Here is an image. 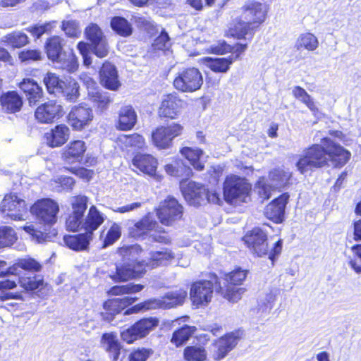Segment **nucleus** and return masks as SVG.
<instances>
[{
  "label": "nucleus",
  "mask_w": 361,
  "mask_h": 361,
  "mask_svg": "<svg viewBox=\"0 0 361 361\" xmlns=\"http://www.w3.org/2000/svg\"><path fill=\"white\" fill-rule=\"evenodd\" d=\"M350 157V152L325 137L322 140L320 145H312L302 152L296 163V167L304 174L313 169L322 168L329 161L334 166H343Z\"/></svg>",
  "instance_id": "1"
},
{
  "label": "nucleus",
  "mask_w": 361,
  "mask_h": 361,
  "mask_svg": "<svg viewBox=\"0 0 361 361\" xmlns=\"http://www.w3.org/2000/svg\"><path fill=\"white\" fill-rule=\"evenodd\" d=\"M268 6L262 3L250 1L241 7V15L235 18L229 27L233 37L242 39L258 28L266 20Z\"/></svg>",
  "instance_id": "2"
},
{
  "label": "nucleus",
  "mask_w": 361,
  "mask_h": 361,
  "mask_svg": "<svg viewBox=\"0 0 361 361\" xmlns=\"http://www.w3.org/2000/svg\"><path fill=\"white\" fill-rule=\"evenodd\" d=\"M142 251L140 245L123 247L118 250L119 255L127 262L123 264L116 265V271L110 274V278L116 281H126L141 276L145 271L144 262H135L134 258Z\"/></svg>",
  "instance_id": "3"
},
{
  "label": "nucleus",
  "mask_w": 361,
  "mask_h": 361,
  "mask_svg": "<svg viewBox=\"0 0 361 361\" xmlns=\"http://www.w3.org/2000/svg\"><path fill=\"white\" fill-rule=\"evenodd\" d=\"M187 297V291L180 288L166 293L161 298L149 299L144 302L134 305L128 308L124 312L125 315L138 313L142 310H147L156 308H172L183 304Z\"/></svg>",
  "instance_id": "4"
},
{
  "label": "nucleus",
  "mask_w": 361,
  "mask_h": 361,
  "mask_svg": "<svg viewBox=\"0 0 361 361\" xmlns=\"http://www.w3.org/2000/svg\"><path fill=\"white\" fill-rule=\"evenodd\" d=\"M245 243L258 257L268 255L269 259L274 261L282 250V240L275 243L274 247L269 250L267 243V235L260 228H254L243 238Z\"/></svg>",
  "instance_id": "5"
},
{
  "label": "nucleus",
  "mask_w": 361,
  "mask_h": 361,
  "mask_svg": "<svg viewBox=\"0 0 361 361\" xmlns=\"http://www.w3.org/2000/svg\"><path fill=\"white\" fill-rule=\"evenodd\" d=\"M247 271L240 269H235L225 275L222 281L218 282L217 292L232 302H236L241 298L244 288L237 287L245 279Z\"/></svg>",
  "instance_id": "6"
},
{
  "label": "nucleus",
  "mask_w": 361,
  "mask_h": 361,
  "mask_svg": "<svg viewBox=\"0 0 361 361\" xmlns=\"http://www.w3.org/2000/svg\"><path fill=\"white\" fill-rule=\"evenodd\" d=\"M151 231H154L150 235L154 241L164 244L171 242L169 236L162 234L164 233L162 228L149 215L144 216L129 228L130 235L135 238H142Z\"/></svg>",
  "instance_id": "7"
},
{
  "label": "nucleus",
  "mask_w": 361,
  "mask_h": 361,
  "mask_svg": "<svg viewBox=\"0 0 361 361\" xmlns=\"http://www.w3.org/2000/svg\"><path fill=\"white\" fill-rule=\"evenodd\" d=\"M250 190L251 185L247 180L236 176H228L224 184V195L230 203L247 202Z\"/></svg>",
  "instance_id": "8"
},
{
  "label": "nucleus",
  "mask_w": 361,
  "mask_h": 361,
  "mask_svg": "<svg viewBox=\"0 0 361 361\" xmlns=\"http://www.w3.org/2000/svg\"><path fill=\"white\" fill-rule=\"evenodd\" d=\"M59 212L58 203L49 198L39 200L30 207V213L37 222L47 226H51L57 221Z\"/></svg>",
  "instance_id": "9"
},
{
  "label": "nucleus",
  "mask_w": 361,
  "mask_h": 361,
  "mask_svg": "<svg viewBox=\"0 0 361 361\" xmlns=\"http://www.w3.org/2000/svg\"><path fill=\"white\" fill-rule=\"evenodd\" d=\"M290 176V173L283 169H275L271 171L269 174L271 184L263 177L260 178L256 184L259 195L263 200H268L271 197L273 189L281 188L286 185Z\"/></svg>",
  "instance_id": "10"
},
{
  "label": "nucleus",
  "mask_w": 361,
  "mask_h": 361,
  "mask_svg": "<svg viewBox=\"0 0 361 361\" xmlns=\"http://www.w3.org/2000/svg\"><path fill=\"white\" fill-rule=\"evenodd\" d=\"M203 84L200 71L195 68H188L179 71L173 80L175 88L183 92H192Z\"/></svg>",
  "instance_id": "11"
},
{
  "label": "nucleus",
  "mask_w": 361,
  "mask_h": 361,
  "mask_svg": "<svg viewBox=\"0 0 361 361\" xmlns=\"http://www.w3.org/2000/svg\"><path fill=\"white\" fill-rule=\"evenodd\" d=\"M27 209L25 201L15 193L5 195L0 205V212L3 216L14 221L24 220L23 216Z\"/></svg>",
  "instance_id": "12"
},
{
  "label": "nucleus",
  "mask_w": 361,
  "mask_h": 361,
  "mask_svg": "<svg viewBox=\"0 0 361 361\" xmlns=\"http://www.w3.org/2000/svg\"><path fill=\"white\" fill-rule=\"evenodd\" d=\"M183 130V126L178 123L158 127L152 133V142L159 149H168L171 147L173 140L180 136Z\"/></svg>",
  "instance_id": "13"
},
{
  "label": "nucleus",
  "mask_w": 361,
  "mask_h": 361,
  "mask_svg": "<svg viewBox=\"0 0 361 361\" xmlns=\"http://www.w3.org/2000/svg\"><path fill=\"white\" fill-rule=\"evenodd\" d=\"M159 321L155 318L142 319L131 327L123 330L121 333V338L128 343L146 336L157 325Z\"/></svg>",
  "instance_id": "14"
},
{
  "label": "nucleus",
  "mask_w": 361,
  "mask_h": 361,
  "mask_svg": "<svg viewBox=\"0 0 361 361\" xmlns=\"http://www.w3.org/2000/svg\"><path fill=\"white\" fill-rule=\"evenodd\" d=\"M214 284L210 280L198 281L193 283L190 288V297L197 307L207 305L212 300Z\"/></svg>",
  "instance_id": "15"
},
{
  "label": "nucleus",
  "mask_w": 361,
  "mask_h": 361,
  "mask_svg": "<svg viewBox=\"0 0 361 361\" xmlns=\"http://www.w3.org/2000/svg\"><path fill=\"white\" fill-rule=\"evenodd\" d=\"M183 214V207L173 198L169 197L161 202L157 209V215L164 225H171L173 221L180 219Z\"/></svg>",
  "instance_id": "16"
},
{
  "label": "nucleus",
  "mask_w": 361,
  "mask_h": 361,
  "mask_svg": "<svg viewBox=\"0 0 361 361\" xmlns=\"http://www.w3.org/2000/svg\"><path fill=\"white\" fill-rule=\"evenodd\" d=\"M94 117L92 109L80 104L72 107L68 116V123L76 130H81L88 126Z\"/></svg>",
  "instance_id": "17"
},
{
  "label": "nucleus",
  "mask_w": 361,
  "mask_h": 361,
  "mask_svg": "<svg viewBox=\"0 0 361 361\" xmlns=\"http://www.w3.org/2000/svg\"><path fill=\"white\" fill-rule=\"evenodd\" d=\"M185 105V102L176 94L165 95L158 109L160 117L175 119Z\"/></svg>",
  "instance_id": "18"
},
{
  "label": "nucleus",
  "mask_w": 361,
  "mask_h": 361,
  "mask_svg": "<svg viewBox=\"0 0 361 361\" xmlns=\"http://www.w3.org/2000/svg\"><path fill=\"white\" fill-rule=\"evenodd\" d=\"M63 114V107L54 101L39 106L35 113L36 119L42 123H50L59 119Z\"/></svg>",
  "instance_id": "19"
},
{
  "label": "nucleus",
  "mask_w": 361,
  "mask_h": 361,
  "mask_svg": "<svg viewBox=\"0 0 361 361\" xmlns=\"http://www.w3.org/2000/svg\"><path fill=\"white\" fill-rule=\"evenodd\" d=\"M185 200L190 204L198 207L205 203L206 188L195 182L190 181L185 186L181 185Z\"/></svg>",
  "instance_id": "20"
},
{
  "label": "nucleus",
  "mask_w": 361,
  "mask_h": 361,
  "mask_svg": "<svg viewBox=\"0 0 361 361\" xmlns=\"http://www.w3.org/2000/svg\"><path fill=\"white\" fill-rule=\"evenodd\" d=\"M240 336L238 332H231L221 337L214 343L216 348L213 357L216 360L224 358L238 343Z\"/></svg>",
  "instance_id": "21"
},
{
  "label": "nucleus",
  "mask_w": 361,
  "mask_h": 361,
  "mask_svg": "<svg viewBox=\"0 0 361 361\" xmlns=\"http://www.w3.org/2000/svg\"><path fill=\"white\" fill-rule=\"evenodd\" d=\"M289 195L286 193L281 195L270 202L265 209V216L275 223H281L284 217L285 207Z\"/></svg>",
  "instance_id": "22"
},
{
  "label": "nucleus",
  "mask_w": 361,
  "mask_h": 361,
  "mask_svg": "<svg viewBox=\"0 0 361 361\" xmlns=\"http://www.w3.org/2000/svg\"><path fill=\"white\" fill-rule=\"evenodd\" d=\"M19 87L25 94L30 105H35L44 97L42 87L32 78H26L19 83Z\"/></svg>",
  "instance_id": "23"
},
{
  "label": "nucleus",
  "mask_w": 361,
  "mask_h": 361,
  "mask_svg": "<svg viewBox=\"0 0 361 361\" xmlns=\"http://www.w3.org/2000/svg\"><path fill=\"white\" fill-rule=\"evenodd\" d=\"M101 347L108 353L111 361H118L121 354V345L114 333H105L102 336Z\"/></svg>",
  "instance_id": "24"
},
{
  "label": "nucleus",
  "mask_w": 361,
  "mask_h": 361,
  "mask_svg": "<svg viewBox=\"0 0 361 361\" xmlns=\"http://www.w3.org/2000/svg\"><path fill=\"white\" fill-rule=\"evenodd\" d=\"M99 77L101 84L107 89L116 90L121 85L116 67L111 63L106 62L103 64L99 71Z\"/></svg>",
  "instance_id": "25"
},
{
  "label": "nucleus",
  "mask_w": 361,
  "mask_h": 361,
  "mask_svg": "<svg viewBox=\"0 0 361 361\" xmlns=\"http://www.w3.org/2000/svg\"><path fill=\"white\" fill-rule=\"evenodd\" d=\"M70 130L65 125H58L44 135L47 144L51 147L63 145L69 138Z\"/></svg>",
  "instance_id": "26"
},
{
  "label": "nucleus",
  "mask_w": 361,
  "mask_h": 361,
  "mask_svg": "<svg viewBox=\"0 0 361 361\" xmlns=\"http://www.w3.org/2000/svg\"><path fill=\"white\" fill-rule=\"evenodd\" d=\"M132 162L133 165L141 172L149 176H154L155 174L157 161L152 155L137 154L134 157Z\"/></svg>",
  "instance_id": "27"
},
{
  "label": "nucleus",
  "mask_w": 361,
  "mask_h": 361,
  "mask_svg": "<svg viewBox=\"0 0 361 361\" xmlns=\"http://www.w3.org/2000/svg\"><path fill=\"white\" fill-rule=\"evenodd\" d=\"M85 142L82 140L71 142L65 148L63 158L68 163L80 162L86 151Z\"/></svg>",
  "instance_id": "28"
},
{
  "label": "nucleus",
  "mask_w": 361,
  "mask_h": 361,
  "mask_svg": "<svg viewBox=\"0 0 361 361\" xmlns=\"http://www.w3.org/2000/svg\"><path fill=\"white\" fill-rule=\"evenodd\" d=\"M2 109L7 113L19 111L23 106V98L16 91H8L2 94L0 98Z\"/></svg>",
  "instance_id": "29"
},
{
  "label": "nucleus",
  "mask_w": 361,
  "mask_h": 361,
  "mask_svg": "<svg viewBox=\"0 0 361 361\" xmlns=\"http://www.w3.org/2000/svg\"><path fill=\"white\" fill-rule=\"evenodd\" d=\"M103 215L97 210L95 206H92L86 217L83 219L82 229L86 233L90 234L93 238V232L104 222Z\"/></svg>",
  "instance_id": "30"
},
{
  "label": "nucleus",
  "mask_w": 361,
  "mask_h": 361,
  "mask_svg": "<svg viewBox=\"0 0 361 361\" xmlns=\"http://www.w3.org/2000/svg\"><path fill=\"white\" fill-rule=\"evenodd\" d=\"M92 240L90 234L84 233L75 235H67L63 237L66 245L75 251H83L88 248L90 242Z\"/></svg>",
  "instance_id": "31"
},
{
  "label": "nucleus",
  "mask_w": 361,
  "mask_h": 361,
  "mask_svg": "<svg viewBox=\"0 0 361 361\" xmlns=\"http://www.w3.org/2000/svg\"><path fill=\"white\" fill-rule=\"evenodd\" d=\"M174 258V254L169 249L164 248L160 251L152 252L148 262H144L146 267L150 269L159 266L167 265Z\"/></svg>",
  "instance_id": "32"
},
{
  "label": "nucleus",
  "mask_w": 361,
  "mask_h": 361,
  "mask_svg": "<svg viewBox=\"0 0 361 361\" xmlns=\"http://www.w3.org/2000/svg\"><path fill=\"white\" fill-rule=\"evenodd\" d=\"M137 121V115L131 106L122 107L118 114V128L121 130H128L133 128Z\"/></svg>",
  "instance_id": "33"
},
{
  "label": "nucleus",
  "mask_w": 361,
  "mask_h": 361,
  "mask_svg": "<svg viewBox=\"0 0 361 361\" xmlns=\"http://www.w3.org/2000/svg\"><path fill=\"white\" fill-rule=\"evenodd\" d=\"M136 300V298L132 297L109 300L104 303V309L109 314L114 315L119 313L127 306L133 304Z\"/></svg>",
  "instance_id": "34"
},
{
  "label": "nucleus",
  "mask_w": 361,
  "mask_h": 361,
  "mask_svg": "<svg viewBox=\"0 0 361 361\" xmlns=\"http://www.w3.org/2000/svg\"><path fill=\"white\" fill-rule=\"evenodd\" d=\"M233 60L232 56L214 59L207 57L204 59V63L207 67L215 73H226Z\"/></svg>",
  "instance_id": "35"
},
{
  "label": "nucleus",
  "mask_w": 361,
  "mask_h": 361,
  "mask_svg": "<svg viewBox=\"0 0 361 361\" xmlns=\"http://www.w3.org/2000/svg\"><path fill=\"white\" fill-rule=\"evenodd\" d=\"M180 153L190 161L195 169L197 171L203 170L204 165L200 160L204 154L202 150L198 148L185 147L181 149Z\"/></svg>",
  "instance_id": "36"
},
{
  "label": "nucleus",
  "mask_w": 361,
  "mask_h": 361,
  "mask_svg": "<svg viewBox=\"0 0 361 361\" xmlns=\"http://www.w3.org/2000/svg\"><path fill=\"white\" fill-rule=\"evenodd\" d=\"M319 46L317 37L311 32L302 33L298 37L295 42V48L298 50L305 49L307 51H314Z\"/></svg>",
  "instance_id": "37"
},
{
  "label": "nucleus",
  "mask_w": 361,
  "mask_h": 361,
  "mask_svg": "<svg viewBox=\"0 0 361 361\" xmlns=\"http://www.w3.org/2000/svg\"><path fill=\"white\" fill-rule=\"evenodd\" d=\"M19 269L27 271H38L41 269V265L33 259H20L17 263L14 264L13 266L8 267V272H10L13 276H19Z\"/></svg>",
  "instance_id": "38"
},
{
  "label": "nucleus",
  "mask_w": 361,
  "mask_h": 361,
  "mask_svg": "<svg viewBox=\"0 0 361 361\" xmlns=\"http://www.w3.org/2000/svg\"><path fill=\"white\" fill-rule=\"evenodd\" d=\"M62 40L59 37L50 38L46 44V50L48 58L53 62L58 61L64 54L62 52Z\"/></svg>",
  "instance_id": "39"
},
{
  "label": "nucleus",
  "mask_w": 361,
  "mask_h": 361,
  "mask_svg": "<svg viewBox=\"0 0 361 361\" xmlns=\"http://www.w3.org/2000/svg\"><path fill=\"white\" fill-rule=\"evenodd\" d=\"M277 298V291L271 290L260 298L258 302V312L262 316L268 315L272 310Z\"/></svg>",
  "instance_id": "40"
},
{
  "label": "nucleus",
  "mask_w": 361,
  "mask_h": 361,
  "mask_svg": "<svg viewBox=\"0 0 361 361\" xmlns=\"http://www.w3.org/2000/svg\"><path fill=\"white\" fill-rule=\"evenodd\" d=\"M43 82L49 94H56L63 92L65 82L53 73H47L44 77Z\"/></svg>",
  "instance_id": "41"
},
{
  "label": "nucleus",
  "mask_w": 361,
  "mask_h": 361,
  "mask_svg": "<svg viewBox=\"0 0 361 361\" xmlns=\"http://www.w3.org/2000/svg\"><path fill=\"white\" fill-rule=\"evenodd\" d=\"M54 63H56V66L58 68L66 70L69 73L75 72L78 67L77 59L72 52L68 54L64 53L62 56Z\"/></svg>",
  "instance_id": "42"
},
{
  "label": "nucleus",
  "mask_w": 361,
  "mask_h": 361,
  "mask_svg": "<svg viewBox=\"0 0 361 361\" xmlns=\"http://www.w3.org/2000/svg\"><path fill=\"white\" fill-rule=\"evenodd\" d=\"M195 331V326L185 325L173 334L171 341L178 347L186 342Z\"/></svg>",
  "instance_id": "43"
},
{
  "label": "nucleus",
  "mask_w": 361,
  "mask_h": 361,
  "mask_svg": "<svg viewBox=\"0 0 361 361\" xmlns=\"http://www.w3.org/2000/svg\"><path fill=\"white\" fill-rule=\"evenodd\" d=\"M111 26L114 31L121 36L127 37L132 33L131 25L124 18H113L111 21Z\"/></svg>",
  "instance_id": "44"
},
{
  "label": "nucleus",
  "mask_w": 361,
  "mask_h": 361,
  "mask_svg": "<svg viewBox=\"0 0 361 361\" xmlns=\"http://www.w3.org/2000/svg\"><path fill=\"white\" fill-rule=\"evenodd\" d=\"M3 42L13 48H20L25 46L28 40L25 34L20 32H14L4 36Z\"/></svg>",
  "instance_id": "45"
},
{
  "label": "nucleus",
  "mask_w": 361,
  "mask_h": 361,
  "mask_svg": "<svg viewBox=\"0 0 361 361\" xmlns=\"http://www.w3.org/2000/svg\"><path fill=\"white\" fill-rule=\"evenodd\" d=\"M144 286L141 284L128 283L123 286H115L108 290L111 295H120L124 294H132L141 291Z\"/></svg>",
  "instance_id": "46"
},
{
  "label": "nucleus",
  "mask_w": 361,
  "mask_h": 361,
  "mask_svg": "<svg viewBox=\"0 0 361 361\" xmlns=\"http://www.w3.org/2000/svg\"><path fill=\"white\" fill-rule=\"evenodd\" d=\"M165 170L170 176L176 177H188L192 173L191 170L180 161H176L174 164H167Z\"/></svg>",
  "instance_id": "47"
},
{
  "label": "nucleus",
  "mask_w": 361,
  "mask_h": 361,
  "mask_svg": "<svg viewBox=\"0 0 361 361\" xmlns=\"http://www.w3.org/2000/svg\"><path fill=\"white\" fill-rule=\"evenodd\" d=\"M184 356L188 361H203L207 357V353L202 346H188L184 350Z\"/></svg>",
  "instance_id": "48"
},
{
  "label": "nucleus",
  "mask_w": 361,
  "mask_h": 361,
  "mask_svg": "<svg viewBox=\"0 0 361 361\" xmlns=\"http://www.w3.org/2000/svg\"><path fill=\"white\" fill-rule=\"evenodd\" d=\"M16 238L15 231L11 227H0V248L13 245Z\"/></svg>",
  "instance_id": "49"
},
{
  "label": "nucleus",
  "mask_w": 361,
  "mask_h": 361,
  "mask_svg": "<svg viewBox=\"0 0 361 361\" xmlns=\"http://www.w3.org/2000/svg\"><path fill=\"white\" fill-rule=\"evenodd\" d=\"M90 99L97 104L99 108L104 109L113 101L108 92H101L99 90L91 92Z\"/></svg>",
  "instance_id": "50"
},
{
  "label": "nucleus",
  "mask_w": 361,
  "mask_h": 361,
  "mask_svg": "<svg viewBox=\"0 0 361 361\" xmlns=\"http://www.w3.org/2000/svg\"><path fill=\"white\" fill-rule=\"evenodd\" d=\"M87 198L85 196H75L73 197L71 200L72 207L71 213L84 216V213L87 209Z\"/></svg>",
  "instance_id": "51"
},
{
  "label": "nucleus",
  "mask_w": 361,
  "mask_h": 361,
  "mask_svg": "<svg viewBox=\"0 0 361 361\" xmlns=\"http://www.w3.org/2000/svg\"><path fill=\"white\" fill-rule=\"evenodd\" d=\"M85 35L92 44L105 38L102 30L96 24H91L86 27Z\"/></svg>",
  "instance_id": "52"
},
{
  "label": "nucleus",
  "mask_w": 361,
  "mask_h": 361,
  "mask_svg": "<svg viewBox=\"0 0 361 361\" xmlns=\"http://www.w3.org/2000/svg\"><path fill=\"white\" fill-rule=\"evenodd\" d=\"M18 283L25 290H34L39 288L42 284L41 280H37L35 277L18 276Z\"/></svg>",
  "instance_id": "53"
},
{
  "label": "nucleus",
  "mask_w": 361,
  "mask_h": 361,
  "mask_svg": "<svg viewBox=\"0 0 361 361\" xmlns=\"http://www.w3.org/2000/svg\"><path fill=\"white\" fill-rule=\"evenodd\" d=\"M121 235V228L120 225L118 224L114 223L107 233L106 234V237L104 238V245H112L114 242H116Z\"/></svg>",
  "instance_id": "54"
},
{
  "label": "nucleus",
  "mask_w": 361,
  "mask_h": 361,
  "mask_svg": "<svg viewBox=\"0 0 361 361\" xmlns=\"http://www.w3.org/2000/svg\"><path fill=\"white\" fill-rule=\"evenodd\" d=\"M171 47L170 38L165 31H161V34L154 39L152 47L155 50H165Z\"/></svg>",
  "instance_id": "55"
},
{
  "label": "nucleus",
  "mask_w": 361,
  "mask_h": 361,
  "mask_svg": "<svg viewBox=\"0 0 361 361\" xmlns=\"http://www.w3.org/2000/svg\"><path fill=\"white\" fill-rule=\"evenodd\" d=\"M83 216L71 213L66 221V226L68 230L76 231L79 228L82 229L83 223Z\"/></svg>",
  "instance_id": "56"
},
{
  "label": "nucleus",
  "mask_w": 361,
  "mask_h": 361,
  "mask_svg": "<svg viewBox=\"0 0 361 361\" xmlns=\"http://www.w3.org/2000/svg\"><path fill=\"white\" fill-rule=\"evenodd\" d=\"M153 354L150 348H138L133 351L129 356V361H146Z\"/></svg>",
  "instance_id": "57"
},
{
  "label": "nucleus",
  "mask_w": 361,
  "mask_h": 361,
  "mask_svg": "<svg viewBox=\"0 0 361 361\" xmlns=\"http://www.w3.org/2000/svg\"><path fill=\"white\" fill-rule=\"evenodd\" d=\"M92 46L93 47V52L97 56L103 58L107 56L109 46L106 38L92 44Z\"/></svg>",
  "instance_id": "58"
},
{
  "label": "nucleus",
  "mask_w": 361,
  "mask_h": 361,
  "mask_svg": "<svg viewBox=\"0 0 361 361\" xmlns=\"http://www.w3.org/2000/svg\"><path fill=\"white\" fill-rule=\"evenodd\" d=\"M125 139V143L130 147L142 149L145 145L144 137L139 134L126 136Z\"/></svg>",
  "instance_id": "59"
},
{
  "label": "nucleus",
  "mask_w": 361,
  "mask_h": 361,
  "mask_svg": "<svg viewBox=\"0 0 361 361\" xmlns=\"http://www.w3.org/2000/svg\"><path fill=\"white\" fill-rule=\"evenodd\" d=\"M133 18L135 23L139 27L142 28L148 32L153 30L154 24L149 18L140 15H135L133 16Z\"/></svg>",
  "instance_id": "60"
},
{
  "label": "nucleus",
  "mask_w": 361,
  "mask_h": 361,
  "mask_svg": "<svg viewBox=\"0 0 361 361\" xmlns=\"http://www.w3.org/2000/svg\"><path fill=\"white\" fill-rule=\"evenodd\" d=\"M78 85L76 82H73V84H70L69 87L66 90L63 89V95L66 97V99L70 102H75L78 97Z\"/></svg>",
  "instance_id": "61"
},
{
  "label": "nucleus",
  "mask_w": 361,
  "mask_h": 361,
  "mask_svg": "<svg viewBox=\"0 0 361 361\" xmlns=\"http://www.w3.org/2000/svg\"><path fill=\"white\" fill-rule=\"evenodd\" d=\"M62 28L69 37H76L80 32L78 23L73 20L63 22Z\"/></svg>",
  "instance_id": "62"
},
{
  "label": "nucleus",
  "mask_w": 361,
  "mask_h": 361,
  "mask_svg": "<svg viewBox=\"0 0 361 361\" xmlns=\"http://www.w3.org/2000/svg\"><path fill=\"white\" fill-rule=\"evenodd\" d=\"M19 59L22 61H37L41 59V54L37 50H26L19 54Z\"/></svg>",
  "instance_id": "63"
},
{
  "label": "nucleus",
  "mask_w": 361,
  "mask_h": 361,
  "mask_svg": "<svg viewBox=\"0 0 361 361\" xmlns=\"http://www.w3.org/2000/svg\"><path fill=\"white\" fill-rule=\"evenodd\" d=\"M80 78L82 81L83 84L86 86L88 97L90 96L91 92H95L99 90L97 85V82L88 75L85 73L82 74Z\"/></svg>",
  "instance_id": "64"
}]
</instances>
